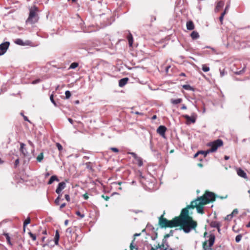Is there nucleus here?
Returning <instances> with one entry per match:
<instances>
[{"label":"nucleus","mask_w":250,"mask_h":250,"mask_svg":"<svg viewBox=\"0 0 250 250\" xmlns=\"http://www.w3.org/2000/svg\"><path fill=\"white\" fill-rule=\"evenodd\" d=\"M177 227L180 226L184 232L189 233L192 229H195L197 224L192 218L181 220L177 222Z\"/></svg>","instance_id":"obj_1"},{"label":"nucleus","mask_w":250,"mask_h":250,"mask_svg":"<svg viewBox=\"0 0 250 250\" xmlns=\"http://www.w3.org/2000/svg\"><path fill=\"white\" fill-rule=\"evenodd\" d=\"M38 11L39 9L36 6H33L29 8V16L26 21V24H32L38 21L39 19Z\"/></svg>","instance_id":"obj_2"},{"label":"nucleus","mask_w":250,"mask_h":250,"mask_svg":"<svg viewBox=\"0 0 250 250\" xmlns=\"http://www.w3.org/2000/svg\"><path fill=\"white\" fill-rule=\"evenodd\" d=\"M177 221L175 218L171 220H168L166 218H163L162 215L159 220V224L161 228H173L177 227Z\"/></svg>","instance_id":"obj_3"},{"label":"nucleus","mask_w":250,"mask_h":250,"mask_svg":"<svg viewBox=\"0 0 250 250\" xmlns=\"http://www.w3.org/2000/svg\"><path fill=\"white\" fill-rule=\"evenodd\" d=\"M215 194L212 192L208 191L203 196L197 198L196 201L200 200L202 204H207L210 202L215 201Z\"/></svg>","instance_id":"obj_4"},{"label":"nucleus","mask_w":250,"mask_h":250,"mask_svg":"<svg viewBox=\"0 0 250 250\" xmlns=\"http://www.w3.org/2000/svg\"><path fill=\"white\" fill-rule=\"evenodd\" d=\"M223 145V141L221 139H217L212 142L209 143L208 146H210V148L206 152V154L209 152H213L216 151L219 147L222 146Z\"/></svg>","instance_id":"obj_5"},{"label":"nucleus","mask_w":250,"mask_h":250,"mask_svg":"<svg viewBox=\"0 0 250 250\" xmlns=\"http://www.w3.org/2000/svg\"><path fill=\"white\" fill-rule=\"evenodd\" d=\"M215 239V236L213 234H210L208 239L203 243V250H211V247L214 243Z\"/></svg>","instance_id":"obj_6"},{"label":"nucleus","mask_w":250,"mask_h":250,"mask_svg":"<svg viewBox=\"0 0 250 250\" xmlns=\"http://www.w3.org/2000/svg\"><path fill=\"white\" fill-rule=\"evenodd\" d=\"M204 204H202L201 202V201L199 200L198 201H196V199L192 201L191 202V204L190 205H188V208H196L197 210V212L200 213H203L204 212V209L203 207L202 206V205H204Z\"/></svg>","instance_id":"obj_7"},{"label":"nucleus","mask_w":250,"mask_h":250,"mask_svg":"<svg viewBox=\"0 0 250 250\" xmlns=\"http://www.w3.org/2000/svg\"><path fill=\"white\" fill-rule=\"evenodd\" d=\"M188 208V206H187L186 208H185L182 210L180 215L178 217H175V218L176 221H180L181 220L183 219H188L192 218L191 217L189 216L188 215V208Z\"/></svg>","instance_id":"obj_8"},{"label":"nucleus","mask_w":250,"mask_h":250,"mask_svg":"<svg viewBox=\"0 0 250 250\" xmlns=\"http://www.w3.org/2000/svg\"><path fill=\"white\" fill-rule=\"evenodd\" d=\"M9 44L10 43L8 42L0 44V56L3 55L6 52Z\"/></svg>","instance_id":"obj_9"},{"label":"nucleus","mask_w":250,"mask_h":250,"mask_svg":"<svg viewBox=\"0 0 250 250\" xmlns=\"http://www.w3.org/2000/svg\"><path fill=\"white\" fill-rule=\"evenodd\" d=\"M167 130V128L164 125H160L157 129V132L162 137L166 138L165 132Z\"/></svg>","instance_id":"obj_10"},{"label":"nucleus","mask_w":250,"mask_h":250,"mask_svg":"<svg viewBox=\"0 0 250 250\" xmlns=\"http://www.w3.org/2000/svg\"><path fill=\"white\" fill-rule=\"evenodd\" d=\"M168 245L166 239H163L162 241V243L161 245L158 244V246H156V249H161L164 250H167L168 248Z\"/></svg>","instance_id":"obj_11"},{"label":"nucleus","mask_w":250,"mask_h":250,"mask_svg":"<svg viewBox=\"0 0 250 250\" xmlns=\"http://www.w3.org/2000/svg\"><path fill=\"white\" fill-rule=\"evenodd\" d=\"M66 184L64 182H62L59 183L56 192L58 194H61L62 191L65 188Z\"/></svg>","instance_id":"obj_12"},{"label":"nucleus","mask_w":250,"mask_h":250,"mask_svg":"<svg viewBox=\"0 0 250 250\" xmlns=\"http://www.w3.org/2000/svg\"><path fill=\"white\" fill-rule=\"evenodd\" d=\"M129 154L136 160L139 166L141 167L143 165V161L141 157L138 156L134 152H130Z\"/></svg>","instance_id":"obj_13"},{"label":"nucleus","mask_w":250,"mask_h":250,"mask_svg":"<svg viewBox=\"0 0 250 250\" xmlns=\"http://www.w3.org/2000/svg\"><path fill=\"white\" fill-rule=\"evenodd\" d=\"M237 174L241 177H242L245 179H248L247 173L241 168H237Z\"/></svg>","instance_id":"obj_14"},{"label":"nucleus","mask_w":250,"mask_h":250,"mask_svg":"<svg viewBox=\"0 0 250 250\" xmlns=\"http://www.w3.org/2000/svg\"><path fill=\"white\" fill-rule=\"evenodd\" d=\"M183 116L188 121H189L192 123H194L196 122V117H194V115H193L191 117L188 115H184Z\"/></svg>","instance_id":"obj_15"},{"label":"nucleus","mask_w":250,"mask_h":250,"mask_svg":"<svg viewBox=\"0 0 250 250\" xmlns=\"http://www.w3.org/2000/svg\"><path fill=\"white\" fill-rule=\"evenodd\" d=\"M128 81V78H124L121 79L119 81V86L121 87L124 86L127 83Z\"/></svg>","instance_id":"obj_16"},{"label":"nucleus","mask_w":250,"mask_h":250,"mask_svg":"<svg viewBox=\"0 0 250 250\" xmlns=\"http://www.w3.org/2000/svg\"><path fill=\"white\" fill-rule=\"evenodd\" d=\"M187 28L188 30H193L195 28L194 24L192 21H189L187 22L186 24Z\"/></svg>","instance_id":"obj_17"},{"label":"nucleus","mask_w":250,"mask_h":250,"mask_svg":"<svg viewBox=\"0 0 250 250\" xmlns=\"http://www.w3.org/2000/svg\"><path fill=\"white\" fill-rule=\"evenodd\" d=\"M224 5V2L223 1H219L216 6L215 11L218 12Z\"/></svg>","instance_id":"obj_18"},{"label":"nucleus","mask_w":250,"mask_h":250,"mask_svg":"<svg viewBox=\"0 0 250 250\" xmlns=\"http://www.w3.org/2000/svg\"><path fill=\"white\" fill-rule=\"evenodd\" d=\"M3 235L6 237L7 242L9 245L12 246L13 244L11 242L10 237L8 233L4 232Z\"/></svg>","instance_id":"obj_19"},{"label":"nucleus","mask_w":250,"mask_h":250,"mask_svg":"<svg viewBox=\"0 0 250 250\" xmlns=\"http://www.w3.org/2000/svg\"><path fill=\"white\" fill-rule=\"evenodd\" d=\"M210 226L212 228H220L221 227V224L217 221H212L210 223Z\"/></svg>","instance_id":"obj_20"},{"label":"nucleus","mask_w":250,"mask_h":250,"mask_svg":"<svg viewBox=\"0 0 250 250\" xmlns=\"http://www.w3.org/2000/svg\"><path fill=\"white\" fill-rule=\"evenodd\" d=\"M127 39L128 41V44L130 46H132L133 42V39L132 34L129 32L128 35L127 36Z\"/></svg>","instance_id":"obj_21"},{"label":"nucleus","mask_w":250,"mask_h":250,"mask_svg":"<svg viewBox=\"0 0 250 250\" xmlns=\"http://www.w3.org/2000/svg\"><path fill=\"white\" fill-rule=\"evenodd\" d=\"M190 37L193 40H196L199 38V33L196 31H193L191 34H190Z\"/></svg>","instance_id":"obj_22"},{"label":"nucleus","mask_w":250,"mask_h":250,"mask_svg":"<svg viewBox=\"0 0 250 250\" xmlns=\"http://www.w3.org/2000/svg\"><path fill=\"white\" fill-rule=\"evenodd\" d=\"M55 181H59V180L56 175L52 176L48 182V185L52 184Z\"/></svg>","instance_id":"obj_23"},{"label":"nucleus","mask_w":250,"mask_h":250,"mask_svg":"<svg viewBox=\"0 0 250 250\" xmlns=\"http://www.w3.org/2000/svg\"><path fill=\"white\" fill-rule=\"evenodd\" d=\"M15 42L16 44L20 45H25L28 44V43L27 42L24 43L23 42V41L21 39H18L16 40V41H15Z\"/></svg>","instance_id":"obj_24"},{"label":"nucleus","mask_w":250,"mask_h":250,"mask_svg":"<svg viewBox=\"0 0 250 250\" xmlns=\"http://www.w3.org/2000/svg\"><path fill=\"white\" fill-rule=\"evenodd\" d=\"M182 102V99L181 98H178L177 99H171L170 102L171 104H178L181 103Z\"/></svg>","instance_id":"obj_25"},{"label":"nucleus","mask_w":250,"mask_h":250,"mask_svg":"<svg viewBox=\"0 0 250 250\" xmlns=\"http://www.w3.org/2000/svg\"><path fill=\"white\" fill-rule=\"evenodd\" d=\"M59 237H60V236H59V232L58 230H56L55 236L54 238V242L56 245L58 244Z\"/></svg>","instance_id":"obj_26"},{"label":"nucleus","mask_w":250,"mask_h":250,"mask_svg":"<svg viewBox=\"0 0 250 250\" xmlns=\"http://www.w3.org/2000/svg\"><path fill=\"white\" fill-rule=\"evenodd\" d=\"M43 159V153L41 152L39 154V155L37 157V160L39 162H42V159Z\"/></svg>","instance_id":"obj_27"},{"label":"nucleus","mask_w":250,"mask_h":250,"mask_svg":"<svg viewBox=\"0 0 250 250\" xmlns=\"http://www.w3.org/2000/svg\"><path fill=\"white\" fill-rule=\"evenodd\" d=\"M183 88L187 90H193V88L189 84L183 85Z\"/></svg>","instance_id":"obj_28"},{"label":"nucleus","mask_w":250,"mask_h":250,"mask_svg":"<svg viewBox=\"0 0 250 250\" xmlns=\"http://www.w3.org/2000/svg\"><path fill=\"white\" fill-rule=\"evenodd\" d=\"M30 223V217H28L23 223V228L25 229L26 226L28 225Z\"/></svg>","instance_id":"obj_29"},{"label":"nucleus","mask_w":250,"mask_h":250,"mask_svg":"<svg viewBox=\"0 0 250 250\" xmlns=\"http://www.w3.org/2000/svg\"><path fill=\"white\" fill-rule=\"evenodd\" d=\"M238 213V210L237 208L233 209L232 212L230 214L231 217L233 218L234 216Z\"/></svg>","instance_id":"obj_30"},{"label":"nucleus","mask_w":250,"mask_h":250,"mask_svg":"<svg viewBox=\"0 0 250 250\" xmlns=\"http://www.w3.org/2000/svg\"><path fill=\"white\" fill-rule=\"evenodd\" d=\"M61 194H59V196L57 197V198L55 200V204L56 205H59L60 204V201L61 200Z\"/></svg>","instance_id":"obj_31"},{"label":"nucleus","mask_w":250,"mask_h":250,"mask_svg":"<svg viewBox=\"0 0 250 250\" xmlns=\"http://www.w3.org/2000/svg\"><path fill=\"white\" fill-rule=\"evenodd\" d=\"M78 66V63L77 62H73L71 64L69 68L75 69Z\"/></svg>","instance_id":"obj_32"},{"label":"nucleus","mask_w":250,"mask_h":250,"mask_svg":"<svg viewBox=\"0 0 250 250\" xmlns=\"http://www.w3.org/2000/svg\"><path fill=\"white\" fill-rule=\"evenodd\" d=\"M202 70L204 72H207L209 71V67L204 64L202 65Z\"/></svg>","instance_id":"obj_33"},{"label":"nucleus","mask_w":250,"mask_h":250,"mask_svg":"<svg viewBox=\"0 0 250 250\" xmlns=\"http://www.w3.org/2000/svg\"><path fill=\"white\" fill-rule=\"evenodd\" d=\"M50 100L51 102V103L55 106H57V104L55 102V101H54V97H53V94H51L50 96Z\"/></svg>","instance_id":"obj_34"},{"label":"nucleus","mask_w":250,"mask_h":250,"mask_svg":"<svg viewBox=\"0 0 250 250\" xmlns=\"http://www.w3.org/2000/svg\"><path fill=\"white\" fill-rule=\"evenodd\" d=\"M242 238V236L241 234L237 235L235 237L236 242H237V243L241 241Z\"/></svg>","instance_id":"obj_35"},{"label":"nucleus","mask_w":250,"mask_h":250,"mask_svg":"<svg viewBox=\"0 0 250 250\" xmlns=\"http://www.w3.org/2000/svg\"><path fill=\"white\" fill-rule=\"evenodd\" d=\"M225 15V12H223L221 14L220 17H219V20H220V23L221 24H223V21L224 17Z\"/></svg>","instance_id":"obj_36"},{"label":"nucleus","mask_w":250,"mask_h":250,"mask_svg":"<svg viewBox=\"0 0 250 250\" xmlns=\"http://www.w3.org/2000/svg\"><path fill=\"white\" fill-rule=\"evenodd\" d=\"M65 98L66 99H69L71 96V94L69 90H67L65 91Z\"/></svg>","instance_id":"obj_37"},{"label":"nucleus","mask_w":250,"mask_h":250,"mask_svg":"<svg viewBox=\"0 0 250 250\" xmlns=\"http://www.w3.org/2000/svg\"><path fill=\"white\" fill-rule=\"evenodd\" d=\"M29 235H30V237L32 239V240L35 241L36 240V236L35 234L30 232H29Z\"/></svg>","instance_id":"obj_38"},{"label":"nucleus","mask_w":250,"mask_h":250,"mask_svg":"<svg viewBox=\"0 0 250 250\" xmlns=\"http://www.w3.org/2000/svg\"><path fill=\"white\" fill-rule=\"evenodd\" d=\"M56 146L59 151H61L62 150V146L60 143H56Z\"/></svg>","instance_id":"obj_39"},{"label":"nucleus","mask_w":250,"mask_h":250,"mask_svg":"<svg viewBox=\"0 0 250 250\" xmlns=\"http://www.w3.org/2000/svg\"><path fill=\"white\" fill-rule=\"evenodd\" d=\"M172 235H173V231L172 230H170V231L169 234H167L165 235L164 239H167V238H168L170 236H172Z\"/></svg>","instance_id":"obj_40"},{"label":"nucleus","mask_w":250,"mask_h":250,"mask_svg":"<svg viewBox=\"0 0 250 250\" xmlns=\"http://www.w3.org/2000/svg\"><path fill=\"white\" fill-rule=\"evenodd\" d=\"M72 231V229L71 228H68L66 230V234H68L69 235H71Z\"/></svg>","instance_id":"obj_41"},{"label":"nucleus","mask_w":250,"mask_h":250,"mask_svg":"<svg viewBox=\"0 0 250 250\" xmlns=\"http://www.w3.org/2000/svg\"><path fill=\"white\" fill-rule=\"evenodd\" d=\"M76 214L80 216L81 218H83L84 217V215L83 214H81V213L79 211H77L76 212Z\"/></svg>","instance_id":"obj_42"},{"label":"nucleus","mask_w":250,"mask_h":250,"mask_svg":"<svg viewBox=\"0 0 250 250\" xmlns=\"http://www.w3.org/2000/svg\"><path fill=\"white\" fill-rule=\"evenodd\" d=\"M21 147L20 149L21 151L22 152V153H24V147L25 146V145L23 143H21Z\"/></svg>","instance_id":"obj_43"},{"label":"nucleus","mask_w":250,"mask_h":250,"mask_svg":"<svg viewBox=\"0 0 250 250\" xmlns=\"http://www.w3.org/2000/svg\"><path fill=\"white\" fill-rule=\"evenodd\" d=\"M110 149L115 153H118L119 151V149L116 147H111Z\"/></svg>","instance_id":"obj_44"},{"label":"nucleus","mask_w":250,"mask_h":250,"mask_svg":"<svg viewBox=\"0 0 250 250\" xmlns=\"http://www.w3.org/2000/svg\"><path fill=\"white\" fill-rule=\"evenodd\" d=\"M232 218V217H231V216L230 214H229L225 217V220L230 221L231 220Z\"/></svg>","instance_id":"obj_45"},{"label":"nucleus","mask_w":250,"mask_h":250,"mask_svg":"<svg viewBox=\"0 0 250 250\" xmlns=\"http://www.w3.org/2000/svg\"><path fill=\"white\" fill-rule=\"evenodd\" d=\"M229 6H230L229 4H228L226 5V6L225 7V10L224 11V12H225V14L227 13L228 10L229 9Z\"/></svg>","instance_id":"obj_46"},{"label":"nucleus","mask_w":250,"mask_h":250,"mask_svg":"<svg viewBox=\"0 0 250 250\" xmlns=\"http://www.w3.org/2000/svg\"><path fill=\"white\" fill-rule=\"evenodd\" d=\"M134 240H135V238H134L133 241L131 243V244L130 245V250H133V249L134 248V246H133V244Z\"/></svg>","instance_id":"obj_47"},{"label":"nucleus","mask_w":250,"mask_h":250,"mask_svg":"<svg viewBox=\"0 0 250 250\" xmlns=\"http://www.w3.org/2000/svg\"><path fill=\"white\" fill-rule=\"evenodd\" d=\"M65 199L68 201L69 202L70 201V198L68 194L65 195Z\"/></svg>","instance_id":"obj_48"},{"label":"nucleus","mask_w":250,"mask_h":250,"mask_svg":"<svg viewBox=\"0 0 250 250\" xmlns=\"http://www.w3.org/2000/svg\"><path fill=\"white\" fill-rule=\"evenodd\" d=\"M244 71H245L244 68H243L242 70L236 72L235 74L237 75H240V74H242Z\"/></svg>","instance_id":"obj_49"},{"label":"nucleus","mask_w":250,"mask_h":250,"mask_svg":"<svg viewBox=\"0 0 250 250\" xmlns=\"http://www.w3.org/2000/svg\"><path fill=\"white\" fill-rule=\"evenodd\" d=\"M19 164V160L18 159H16L15 161V167H16Z\"/></svg>","instance_id":"obj_50"},{"label":"nucleus","mask_w":250,"mask_h":250,"mask_svg":"<svg viewBox=\"0 0 250 250\" xmlns=\"http://www.w3.org/2000/svg\"><path fill=\"white\" fill-rule=\"evenodd\" d=\"M40 82V80L39 79L36 80L32 82L33 84H36Z\"/></svg>","instance_id":"obj_51"},{"label":"nucleus","mask_w":250,"mask_h":250,"mask_svg":"<svg viewBox=\"0 0 250 250\" xmlns=\"http://www.w3.org/2000/svg\"><path fill=\"white\" fill-rule=\"evenodd\" d=\"M83 196L85 200H87L88 199V196L86 194H83Z\"/></svg>","instance_id":"obj_52"},{"label":"nucleus","mask_w":250,"mask_h":250,"mask_svg":"<svg viewBox=\"0 0 250 250\" xmlns=\"http://www.w3.org/2000/svg\"><path fill=\"white\" fill-rule=\"evenodd\" d=\"M66 206V204L65 203H63L62 204L60 207V209H62L63 208H64L65 206Z\"/></svg>","instance_id":"obj_53"},{"label":"nucleus","mask_w":250,"mask_h":250,"mask_svg":"<svg viewBox=\"0 0 250 250\" xmlns=\"http://www.w3.org/2000/svg\"><path fill=\"white\" fill-rule=\"evenodd\" d=\"M102 197L106 201H108L109 199V197L108 196H104V195H102Z\"/></svg>","instance_id":"obj_54"},{"label":"nucleus","mask_w":250,"mask_h":250,"mask_svg":"<svg viewBox=\"0 0 250 250\" xmlns=\"http://www.w3.org/2000/svg\"><path fill=\"white\" fill-rule=\"evenodd\" d=\"M206 151H200V152H201V153H200V154H204V157H205L207 156V155L208 154H206Z\"/></svg>","instance_id":"obj_55"},{"label":"nucleus","mask_w":250,"mask_h":250,"mask_svg":"<svg viewBox=\"0 0 250 250\" xmlns=\"http://www.w3.org/2000/svg\"><path fill=\"white\" fill-rule=\"evenodd\" d=\"M225 74V71H220V75L221 77H223Z\"/></svg>","instance_id":"obj_56"},{"label":"nucleus","mask_w":250,"mask_h":250,"mask_svg":"<svg viewBox=\"0 0 250 250\" xmlns=\"http://www.w3.org/2000/svg\"><path fill=\"white\" fill-rule=\"evenodd\" d=\"M23 117L24 120L25 121H28V122H30V121L28 119V118H27L26 116H25L23 115Z\"/></svg>","instance_id":"obj_57"},{"label":"nucleus","mask_w":250,"mask_h":250,"mask_svg":"<svg viewBox=\"0 0 250 250\" xmlns=\"http://www.w3.org/2000/svg\"><path fill=\"white\" fill-rule=\"evenodd\" d=\"M187 106L185 104H183L181 108V109H187Z\"/></svg>","instance_id":"obj_58"},{"label":"nucleus","mask_w":250,"mask_h":250,"mask_svg":"<svg viewBox=\"0 0 250 250\" xmlns=\"http://www.w3.org/2000/svg\"><path fill=\"white\" fill-rule=\"evenodd\" d=\"M68 121H69L71 124H73V120H72V119H71V118H68Z\"/></svg>","instance_id":"obj_59"},{"label":"nucleus","mask_w":250,"mask_h":250,"mask_svg":"<svg viewBox=\"0 0 250 250\" xmlns=\"http://www.w3.org/2000/svg\"><path fill=\"white\" fill-rule=\"evenodd\" d=\"M201 153V152L200 151H198L197 153H196L195 155H194V157H197V156Z\"/></svg>","instance_id":"obj_60"},{"label":"nucleus","mask_w":250,"mask_h":250,"mask_svg":"<svg viewBox=\"0 0 250 250\" xmlns=\"http://www.w3.org/2000/svg\"><path fill=\"white\" fill-rule=\"evenodd\" d=\"M68 220H66L65 221H64V225L65 226H67L68 225Z\"/></svg>","instance_id":"obj_61"},{"label":"nucleus","mask_w":250,"mask_h":250,"mask_svg":"<svg viewBox=\"0 0 250 250\" xmlns=\"http://www.w3.org/2000/svg\"><path fill=\"white\" fill-rule=\"evenodd\" d=\"M28 143H29V144L30 146H33V143H32V142H31V141H28Z\"/></svg>","instance_id":"obj_62"},{"label":"nucleus","mask_w":250,"mask_h":250,"mask_svg":"<svg viewBox=\"0 0 250 250\" xmlns=\"http://www.w3.org/2000/svg\"><path fill=\"white\" fill-rule=\"evenodd\" d=\"M246 227L247 228H250V221L249 222L248 224H247Z\"/></svg>","instance_id":"obj_63"},{"label":"nucleus","mask_w":250,"mask_h":250,"mask_svg":"<svg viewBox=\"0 0 250 250\" xmlns=\"http://www.w3.org/2000/svg\"><path fill=\"white\" fill-rule=\"evenodd\" d=\"M158 249H156V247L155 248H153V247H151V248L150 249V250H157Z\"/></svg>","instance_id":"obj_64"}]
</instances>
